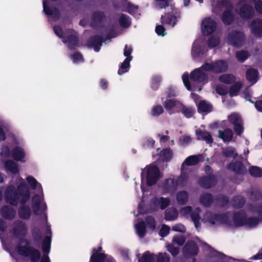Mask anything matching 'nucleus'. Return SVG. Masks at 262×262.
I'll list each match as a JSON object with an SVG mask.
<instances>
[{"label":"nucleus","mask_w":262,"mask_h":262,"mask_svg":"<svg viewBox=\"0 0 262 262\" xmlns=\"http://www.w3.org/2000/svg\"><path fill=\"white\" fill-rule=\"evenodd\" d=\"M182 102L174 99H166L163 106L169 115L179 112Z\"/></svg>","instance_id":"9d476101"},{"label":"nucleus","mask_w":262,"mask_h":262,"mask_svg":"<svg viewBox=\"0 0 262 262\" xmlns=\"http://www.w3.org/2000/svg\"><path fill=\"white\" fill-rule=\"evenodd\" d=\"M31 234L35 243H39L42 240V233L38 228L35 227L32 229Z\"/></svg>","instance_id":"a18cd8bd"},{"label":"nucleus","mask_w":262,"mask_h":262,"mask_svg":"<svg viewBox=\"0 0 262 262\" xmlns=\"http://www.w3.org/2000/svg\"><path fill=\"white\" fill-rule=\"evenodd\" d=\"M200 68L203 72H211L213 73V62L211 63L205 62Z\"/></svg>","instance_id":"69168bd1"},{"label":"nucleus","mask_w":262,"mask_h":262,"mask_svg":"<svg viewBox=\"0 0 262 262\" xmlns=\"http://www.w3.org/2000/svg\"><path fill=\"white\" fill-rule=\"evenodd\" d=\"M219 80L224 83L231 84L235 82L236 77L232 74H224L219 77Z\"/></svg>","instance_id":"c9c22d12"},{"label":"nucleus","mask_w":262,"mask_h":262,"mask_svg":"<svg viewBox=\"0 0 262 262\" xmlns=\"http://www.w3.org/2000/svg\"><path fill=\"white\" fill-rule=\"evenodd\" d=\"M217 5L219 7L223 8L226 10H232L233 6L230 0H221L217 2Z\"/></svg>","instance_id":"8fccbe9b"},{"label":"nucleus","mask_w":262,"mask_h":262,"mask_svg":"<svg viewBox=\"0 0 262 262\" xmlns=\"http://www.w3.org/2000/svg\"><path fill=\"white\" fill-rule=\"evenodd\" d=\"M259 219L257 217H249L246 216L245 221V225H247L250 227H256L259 222Z\"/></svg>","instance_id":"864d4df0"},{"label":"nucleus","mask_w":262,"mask_h":262,"mask_svg":"<svg viewBox=\"0 0 262 262\" xmlns=\"http://www.w3.org/2000/svg\"><path fill=\"white\" fill-rule=\"evenodd\" d=\"M229 221V217L226 213L213 214L209 219V222L212 225L217 223L227 224Z\"/></svg>","instance_id":"412c9836"},{"label":"nucleus","mask_w":262,"mask_h":262,"mask_svg":"<svg viewBox=\"0 0 262 262\" xmlns=\"http://www.w3.org/2000/svg\"><path fill=\"white\" fill-rule=\"evenodd\" d=\"M132 60V59H129V58H126L124 59L121 63L118 71V74L119 75H122L128 71L130 67V62Z\"/></svg>","instance_id":"a19ab883"},{"label":"nucleus","mask_w":262,"mask_h":262,"mask_svg":"<svg viewBox=\"0 0 262 262\" xmlns=\"http://www.w3.org/2000/svg\"><path fill=\"white\" fill-rule=\"evenodd\" d=\"M27 232V226L24 221L17 220L13 222L12 233L15 238L19 239L17 246L18 253L24 257H29L31 262H38L41 258V253L39 250L30 246L29 240L25 239Z\"/></svg>","instance_id":"f257e3e1"},{"label":"nucleus","mask_w":262,"mask_h":262,"mask_svg":"<svg viewBox=\"0 0 262 262\" xmlns=\"http://www.w3.org/2000/svg\"><path fill=\"white\" fill-rule=\"evenodd\" d=\"M232 206L235 208H242L245 204V199L239 195L235 196L231 201Z\"/></svg>","instance_id":"ea45409f"},{"label":"nucleus","mask_w":262,"mask_h":262,"mask_svg":"<svg viewBox=\"0 0 262 262\" xmlns=\"http://www.w3.org/2000/svg\"><path fill=\"white\" fill-rule=\"evenodd\" d=\"M53 30L55 34L59 38H62V39L65 38L66 35L61 27L58 25H55L53 27Z\"/></svg>","instance_id":"774afa93"},{"label":"nucleus","mask_w":262,"mask_h":262,"mask_svg":"<svg viewBox=\"0 0 262 262\" xmlns=\"http://www.w3.org/2000/svg\"><path fill=\"white\" fill-rule=\"evenodd\" d=\"M51 237L50 236L46 235L42 242V256H48L51 250Z\"/></svg>","instance_id":"c85d7f7f"},{"label":"nucleus","mask_w":262,"mask_h":262,"mask_svg":"<svg viewBox=\"0 0 262 262\" xmlns=\"http://www.w3.org/2000/svg\"><path fill=\"white\" fill-rule=\"evenodd\" d=\"M119 23L120 25L124 28H128L131 25V21L129 17L123 13H122L119 17Z\"/></svg>","instance_id":"37998d69"},{"label":"nucleus","mask_w":262,"mask_h":262,"mask_svg":"<svg viewBox=\"0 0 262 262\" xmlns=\"http://www.w3.org/2000/svg\"><path fill=\"white\" fill-rule=\"evenodd\" d=\"M220 43V40L218 37L210 36L208 39V45L210 48L217 47Z\"/></svg>","instance_id":"680f3d73"},{"label":"nucleus","mask_w":262,"mask_h":262,"mask_svg":"<svg viewBox=\"0 0 262 262\" xmlns=\"http://www.w3.org/2000/svg\"><path fill=\"white\" fill-rule=\"evenodd\" d=\"M246 214L243 210L235 212L233 215V221L236 227H242L245 225Z\"/></svg>","instance_id":"aec40b11"},{"label":"nucleus","mask_w":262,"mask_h":262,"mask_svg":"<svg viewBox=\"0 0 262 262\" xmlns=\"http://www.w3.org/2000/svg\"><path fill=\"white\" fill-rule=\"evenodd\" d=\"M178 216L177 209L173 207L168 208L164 213V219L166 221H173Z\"/></svg>","instance_id":"72a5a7b5"},{"label":"nucleus","mask_w":262,"mask_h":262,"mask_svg":"<svg viewBox=\"0 0 262 262\" xmlns=\"http://www.w3.org/2000/svg\"><path fill=\"white\" fill-rule=\"evenodd\" d=\"M164 108L161 105H154L150 111V115L153 117H158L163 114Z\"/></svg>","instance_id":"603ef678"},{"label":"nucleus","mask_w":262,"mask_h":262,"mask_svg":"<svg viewBox=\"0 0 262 262\" xmlns=\"http://www.w3.org/2000/svg\"><path fill=\"white\" fill-rule=\"evenodd\" d=\"M159 159L163 162H167L170 161L173 157L172 150L169 148L163 149L158 154Z\"/></svg>","instance_id":"393cba45"},{"label":"nucleus","mask_w":262,"mask_h":262,"mask_svg":"<svg viewBox=\"0 0 262 262\" xmlns=\"http://www.w3.org/2000/svg\"><path fill=\"white\" fill-rule=\"evenodd\" d=\"M198 109L200 113H208L212 111V105L204 100H201L198 104Z\"/></svg>","instance_id":"4c0bfd02"},{"label":"nucleus","mask_w":262,"mask_h":262,"mask_svg":"<svg viewBox=\"0 0 262 262\" xmlns=\"http://www.w3.org/2000/svg\"><path fill=\"white\" fill-rule=\"evenodd\" d=\"M24 194L30 195V190L26 183H21L17 188L14 185L8 186L4 192L6 202L13 206H17L20 203Z\"/></svg>","instance_id":"f03ea898"},{"label":"nucleus","mask_w":262,"mask_h":262,"mask_svg":"<svg viewBox=\"0 0 262 262\" xmlns=\"http://www.w3.org/2000/svg\"><path fill=\"white\" fill-rule=\"evenodd\" d=\"M228 68L227 62L224 60H217L213 62V73L221 74L227 71Z\"/></svg>","instance_id":"4be33fe9"},{"label":"nucleus","mask_w":262,"mask_h":262,"mask_svg":"<svg viewBox=\"0 0 262 262\" xmlns=\"http://www.w3.org/2000/svg\"><path fill=\"white\" fill-rule=\"evenodd\" d=\"M221 20L225 25L229 26L232 24L235 20L234 15L232 10H224L221 16Z\"/></svg>","instance_id":"b1692460"},{"label":"nucleus","mask_w":262,"mask_h":262,"mask_svg":"<svg viewBox=\"0 0 262 262\" xmlns=\"http://www.w3.org/2000/svg\"><path fill=\"white\" fill-rule=\"evenodd\" d=\"M137 232L139 236L143 237L146 234V224L144 221H141L136 225Z\"/></svg>","instance_id":"de8ad7c7"},{"label":"nucleus","mask_w":262,"mask_h":262,"mask_svg":"<svg viewBox=\"0 0 262 262\" xmlns=\"http://www.w3.org/2000/svg\"><path fill=\"white\" fill-rule=\"evenodd\" d=\"M170 256L166 253H159L157 257V262H169Z\"/></svg>","instance_id":"0e129e2a"},{"label":"nucleus","mask_w":262,"mask_h":262,"mask_svg":"<svg viewBox=\"0 0 262 262\" xmlns=\"http://www.w3.org/2000/svg\"><path fill=\"white\" fill-rule=\"evenodd\" d=\"M216 201L221 207H224L228 204L229 199L225 195H220L216 198Z\"/></svg>","instance_id":"13d9d810"},{"label":"nucleus","mask_w":262,"mask_h":262,"mask_svg":"<svg viewBox=\"0 0 262 262\" xmlns=\"http://www.w3.org/2000/svg\"><path fill=\"white\" fill-rule=\"evenodd\" d=\"M160 208L162 210H164L170 204V199L168 198L160 197Z\"/></svg>","instance_id":"338daca9"},{"label":"nucleus","mask_w":262,"mask_h":262,"mask_svg":"<svg viewBox=\"0 0 262 262\" xmlns=\"http://www.w3.org/2000/svg\"><path fill=\"white\" fill-rule=\"evenodd\" d=\"M138 262H155V255L147 251L139 258Z\"/></svg>","instance_id":"79ce46f5"},{"label":"nucleus","mask_w":262,"mask_h":262,"mask_svg":"<svg viewBox=\"0 0 262 262\" xmlns=\"http://www.w3.org/2000/svg\"><path fill=\"white\" fill-rule=\"evenodd\" d=\"M176 196L177 202L179 205H184L187 204L189 198V194L187 191L185 190L178 191Z\"/></svg>","instance_id":"c756f323"},{"label":"nucleus","mask_w":262,"mask_h":262,"mask_svg":"<svg viewBox=\"0 0 262 262\" xmlns=\"http://www.w3.org/2000/svg\"><path fill=\"white\" fill-rule=\"evenodd\" d=\"M190 217L194 224L195 228H198L201 227V223L200 222L201 217L199 212H196V211L192 212L190 214Z\"/></svg>","instance_id":"6e6d98bb"},{"label":"nucleus","mask_w":262,"mask_h":262,"mask_svg":"<svg viewBox=\"0 0 262 262\" xmlns=\"http://www.w3.org/2000/svg\"><path fill=\"white\" fill-rule=\"evenodd\" d=\"M62 41L64 43H67L69 49L72 51L76 50L78 47L79 39L76 33L66 36Z\"/></svg>","instance_id":"a211bd4d"},{"label":"nucleus","mask_w":262,"mask_h":262,"mask_svg":"<svg viewBox=\"0 0 262 262\" xmlns=\"http://www.w3.org/2000/svg\"><path fill=\"white\" fill-rule=\"evenodd\" d=\"M200 186L205 189H209L216 185L217 183L216 177L214 174L203 176L198 181Z\"/></svg>","instance_id":"1a4fd4ad"},{"label":"nucleus","mask_w":262,"mask_h":262,"mask_svg":"<svg viewBox=\"0 0 262 262\" xmlns=\"http://www.w3.org/2000/svg\"><path fill=\"white\" fill-rule=\"evenodd\" d=\"M174 15L173 12L165 13L161 17V22L163 25H167L173 27L177 23L178 18L180 17V13Z\"/></svg>","instance_id":"2eb2a0df"},{"label":"nucleus","mask_w":262,"mask_h":262,"mask_svg":"<svg viewBox=\"0 0 262 262\" xmlns=\"http://www.w3.org/2000/svg\"><path fill=\"white\" fill-rule=\"evenodd\" d=\"M179 112H181L186 118H190L194 114L195 110L192 107H186L182 103Z\"/></svg>","instance_id":"e433bc0d"},{"label":"nucleus","mask_w":262,"mask_h":262,"mask_svg":"<svg viewBox=\"0 0 262 262\" xmlns=\"http://www.w3.org/2000/svg\"><path fill=\"white\" fill-rule=\"evenodd\" d=\"M178 187V183L176 180L173 178L167 179L164 181V188L166 189L165 190L168 192H174Z\"/></svg>","instance_id":"a878e982"},{"label":"nucleus","mask_w":262,"mask_h":262,"mask_svg":"<svg viewBox=\"0 0 262 262\" xmlns=\"http://www.w3.org/2000/svg\"><path fill=\"white\" fill-rule=\"evenodd\" d=\"M248 57V53L246 51H237L236 53V58L238 61L243 62Z\"/></svg>","instance_id":"bf43d9fd"},{"label":"nucleus","mask_w":262,"mask_h":262,"mask_svg":"<svg viewBox=\"0 0 262 262\" xmlns=\"http://www.w3.org/2000/svg\"><path fill=\"white\" fill-rule=\"evenodd\" d=\"M258 76V72L256 69L250 68L246 71V77L249 82L255 83L257 81Z\"/></svg>","instance_id":"7c9ffc66"},{"label":"nucleus","mask_w":262,"mask_h":262,"mask_svg":"<svg viewBox=\"0 0 262 262\" xmlns=\"http://www.w3.org/2000/svg\"><path fill=\"white\" fill-rule=\"evenodd\" d=\"M251 33L256 37H262V19L256 18L254 19L250 25Z\"/></svg>","instance_id":"dca6fc26"},{"label":"nucleus","mask_w":262,"mask_h":262,"mask_svg":"<svg viewBox=\"0 0 262 262\" xmlns=\"http://www.w3.org/2000/svg\"><path fill=\"white\" fill-rule=\"evenodd\" d=\"M227 168L236 174L244 175L247 173L246 168L243 163L239 161L230 162L227 165Z\"/></svg>","instance_id":"4468645a"},{"label":"nucleus","mask_w":262,"mask_h":262,"mask_svg":"<svg viewBox=\"0 0 262 262\" xmlns=\"http://www.w3.org/2000/svg\"><path fill=\"white\" fill-rule=\"evenodd\" d=\"M102 251L101 246L98 248H93L89 262H116L112 256L102 252Z\"/></svg>","instance_id":"20e7f679"},{"label":"nucleus","mask_w":262,"mask_h":262,"mask_svg":"<svg viewBox=\"0 0 262 262\" xmlns=\"http://www.w3.org/2000/svg\"><path fill=\"white\" fill-rule=\"evenodd\" d=\"M217 27L216 21L211 17L203 20L202 23V31L204 35H209L214 32Z\"/></svg>","instance_id":"6e6552de"},{"label":"nucleus","mask_w":262,"mask_h":262,"mask_svg":"<svg viewBox=\"0 0 262 262\" xmlns=\"http://www.w3.org/2000/svg\"><path fill=\"white\" fill-rule=\"evenodd\" d=\"M195 135L198 140H204L208 144H211L213 142V139L210 133L207 131H203L200 129H197L195 130Z\"/></svg>","instance_id":"5701e85b"},{"label":"nucleus","mask_w":262,"mask_h":262,"mask_svg":"<svg viewBox=\"0 0 262 262\" xmlns=\"http://www.w3.org/2000/svg\"><path fill=\"white\" fill-rule=\"evenodd\" d=\"M199 161V158L195 155H193L187 158L184 161V163L188 166H192L197 164Z\"/></svg>","instance_id":"4d7b16f0"},{"label":"nucleus","mask_w":262,"mask_h":262,"mask_svg":"<svg viewBox=\"0 0 262 262\" xmlns=\"http://www.w3.org/2000/svg\"><path fill=\"white\" fill-rule=\"evenodd\" d=\"M229 122L232 125L243 123V120L241 116L236 113H232L228 117Z\"/></svg>","instance_id":"3c124183"},{"label":"nucleus","mask_w":262,"mask_h":262,"mask_svg":"<svg viewBox=\"0 0 262 262\" xmlns=\"http://www.w3.org/2000/svg\"><path fill=\"white\" fill-rule=\"evenodd\" d=\"M246 40L244 33L241 31L233 30L227 35V40L229 45L236 47H242Z\"/></svg>","instance_id":"39448f33"},{"label":"nucleus","mask_w":262,"mask_h":262,"mask_svg":"<svg viewBox=\"0 0 262 262\" xmlns=\"http://www.w3.org/2000/svg\"><path fill=\"white\" fill-rule=\"evenodd\" d=\"M249 172L250 174L253 177H262V169L259 167L255 166L250 167Z\"/></svg>","instance_id":"09e8293b"},{"label":"nucleus","mask_w":262,"mask_h":262,"mask_svg":"<svg viewBox=\"0 0 262 262\" xmlns=\"http://www.w3.org/2000/svg\"><path fill=\"white\" fill-rule=\"evenodd\" d=\"M222 155L226 158H235L237 155V154L235 153L234 149L230 146L223 149Z\"/></svg>","instance_id":"49530a36"},{"label":"nucleus","mask_w":262,"mask_h":262,"mask_svg":"<svg viewBox=\"0 0 262 262\" xmlns=\"http://www.w3.org/2000/svg\"><path fill=\"white\" fill-rule=\"evenodd\" d=\"M160 178V171L157 166L151 165L147 167L146 179L147 186H153L157 183Z\"/></svg>","instance_id":"0eeeda50"},{"label":"nucleus","mask_w":262,"mask_h":262,"mask_svg":"<svg viewBox=\"0 0 262 262\" xmlns=\"http://www.w3.org/2000/svg\"><path fill=\"white\" fill-rule=\"evenodd\" d=\"M5 167L7 171L13 174H17L19 172L18 165L11 160H7L5 163Z\"/></svg>","instance_id":"2f4dec72"},{"label":"nucleus","mask_w":262,"mask_h":262,"mask_svg":"<svg viewBox=\"0 0 262 262\" xmlns=\"http://www.w3.org/2000/svg\"><path fill=\"white\" fill-rule=\"evenodd\" d=\"M188 179V176L187 173H182L180 176L176 179L178 183V185L180 186H184Z\"/></svg>","instance_id":"5fc2aeb1"},{"label":"nucleus","mask_w":262,"mask_h":262,"mask_svg":"<svg viewBox=\"0 0 262 262\" xmlns=\"http://www.w3.org/2000/svg\"><path fill=\"white\" fill-rule=\"evenodd\" d=\"M52 2H56L58 0H50ZM48 0L43 1V11L48 16H53L54 18L59 19L60 16V12L57 8H51L47 4Z\"/></svg>","instance_id":"6ab92c4d"},{"label":"nucleus","mask_w":262,"mask_h":262,"mask_svg":"<svg viewBox=\"0 0 262 262\" xmlns=\"http://www.w3.org/2000/svg\"><path fill=\"white\" fill-rule=\"evenodd\" d=\"M190 79L192 82L198 83H207L208 81V76L207 73L203 72L200 68L193 70L190 73V75L187 73H184L182 75V80L185 87L189 91L191 90Z\"/></svg>","instance_id":"7ed1b4c3"},{"label":"nucleus","mask_w":262,"mask_h":262,"mask_svg":"<svg viewBox=\"0 0 262 262\" xmlns=\"http://www.w3.org/2000/svg\"><path fill=\"white\" fill-rule=\"evenodd\" d=\"M2 216L5 220H12L16 215V210L10 205H4L0 209Z\"/></svg>","instance_id":"f3484780"},{"label":"nucleus","mask_w":262,"mask_h":262,"mask_svg":"<svg viewBox=\"0 0 262 262\" xmlns=\"http://www.w3.org/2000/svg\"><path fill=\"white\" fill-rule=\"evenodd\" d=\"M243 84L240 81H237L232 84L229 88L228 92L230 97L236 96L238 94L239 91L242 88Z\"/></svg>","instance_id":"58836bf2"},{"label":"nucleus","mask_w":262,"mask_h":262,"mask_svg":"<svg viewBox=\"0 0 262 262\" xmlns=\"http://www.w3.org/2000/svg\"><path fill=\"white\" fill-rule=\"evenodd\" d=\"M12 157L16 161H21L25 158V154L24 150L20 147H14L11 151Z\"/></svg>","instance_id":"473e14b6"},{"label":"nucleus","mask_w":262,"mask_h":262,"mask_svg":"<svg viewBox=\"0 0 262 262\" xmlns=\"http://www.w3.org/2000/svg\"><path fill=\"white\" fill-rule=\"evenodd\" d=\"M215 91L218 94L221 96H225L228 93V88L222 84L217 85L215 88Z\"/></svg>","instance_id":"e2e57ef3"},{"label":"nucleus","mask_w":262,"mask_h":262,"mask_svg":"<svg viewBox=\"0 0 262 262\" xmlns=\"http://www.w3.org/2000/svg\"><path fill=\"white\" fill-rule=\"evenodd\" d=\"M105 17V15L103 12L99 11H95L92 15V20L94 23L99 24L103 21Z\"/></svg>","instance_id":"c03bdc74"},{"label":"nucleus","mask_w":262,"mask_h":262,"mask_svg":"<svg viewBox=\"0 0 262 262\" xmlns=\"http://www.w3.org/2000/svg\"><path fill=\"white\" fill-rule=\"evenodd\" d=\"M42 198L38 194H34L32 198V208L34 213L38 212L40 209Z\"/></svg>","instance_id":"f704fd0d"},{"label":"nucleus","mask_w":262,"mask_h":262,"mask_svg":"<svg viewBox=\"0 0 262 262\" xmlns=\"http://www.w3.org/2000/svg\"><path fill=\"white\" fill-rule=\"evenodd\" d=\"M161 81V78L159 76H155L152 78L151 88L154 90L156 91L158 89L160 82Z\"/></svg>","instance_id":"052dcab7"},{"label":"nucleus","mask_w":262,"mask_h":262,"mask_svg":"<svg viewBox=\"0 0 262 262\" xmlns=\"http://www.w3.org/2000/svg\"><path fill=\"white\" fill-rule=\"evenodd\" d=\"M23 198L20 200V206L18 209V214L21 220H29L31 215V210L30 206L27 205V202L30 199L28 194H24Z\"/></svg>","instance_id":"423d86ee"},{"label":"nucleus","mask_w":262,"mask_h":262,"mask_svg":"<svg viewBox=\"0 0 262 262\" xmlns=\"http://www.w3.org/2000/svg\"><path fill=\"white\" fill-rule=\"evenodd\" d=\"M218 133L219 138L225 143L230 142L233 138V133L230 128H226L223 131L219 130Z\"/></svg>","instance_id":"bb28decb"},{"label":"nucleus","mask_w":262,"mask_h":262,"mask_svg":"<svg viewBox=\"0 0 262 262\" xmlns=\"http://www.w3.org/2000/svg\"><path fill=\"white\" fill-rule=\"evenodd\" d=\"M213 200V195L209 193H203L200 197V202L205 207H209Z\"/></svg>","instance_id":"cd10ccee"},{"label":"nucleus","mask_w":262,"mask_h":262,"mask_svg":"<svg viewBox=\"0 0 262 262\" xmlns=\"http://www.w3.org/2000/svg\"><path fill=\"white\" fill-rule=\"evenodd\" d=\"M255 10L253 7L248 4L243 5L239 8V15L244 19H250L255 15Z\"/></svg>","instance_id":"f8f14e48"},{"label":"nucleus","mask_w":262,"mask_h":262,"mask_svg":"<svg viewBox=\"0 0 262 262\" xmlns=\"http://www.w3.org/2000/svg\"><path fill=\"white\" fill-rule=\"evenodd\" d=\"M199 251L197 244L193 241L187 242L183 248V252L185 256H195Z\"/></svg>","instance_id":"ddd939ff"},{"label":"nucleus","mask_w":262,"mask_h":262,"mask_svg":"<svg viewBox=\"0 0 262 262\" xmlns=\"http://www.w3.org/2000/svg\"><path fill=\"white\" fill-rule=\"evenodd\" d=\"M103 42V38L101 35H94L91 36L86 42V46L89 48H93L94 51L98 52Z\"/></svg>","instance_id":"9b49d317"}]
</instances>
